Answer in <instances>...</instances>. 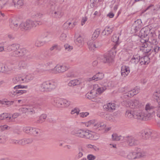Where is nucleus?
Instances as JSON below:
<instances>
[{"label": "nucleus", "mask_w": 160, "mask_h": 160, "mask_svg": "<svg viewBox=\"0 0 160 160\" xmlns=\"http://www.w3.org/2000/svg\"><path fill=\"white\" fill-rule=\"evenodd\" d=\"M158 106L156 110L157 111V116L160 118V100L159 101H158Z\"/></svg>", "instance_id": "obj_46"}, {"label": "nucleus", "mask_w": 160, "mask_h": 160, "mask_svg": "<svg viewBox=\"0 0 160 160\" xmlns=\"http://www.w3.org/2000/svg\"><path fill=\"white\" fill-rule=\"evenodd\" d=\"M17 91L18 90H17V89L15 90L14 88L13 89L11 90L10 92H9L10 95L11 96H17Z\"/></svg>", "instance_id": "obj_42"}, {"label": "nucleus", "mask_w": 160, "mask_h": 160, "mask_svg": "<svg viewBox=\"0 0 160 160\" xmlns=\"http://www.w3.org/2000/svg\"><path fill=\"white\" fill-rule=\"evenodd\" d=\"M20 115L21 114L20 113L15 112L12 114V117H9L8 121L9 122H12L13 121V119L16 118Z\"/></svg>", "instance_id": "obj_29"}, {"label": "nucleus", "mask_w": 160, "mask_h": 160, "mask_svg": "<svg viewBox=\"0 0 160 160\" xmlns=\"http://www.w3.org/2000/svg\"><path fill=\"white\" fill-rule=\"evenodd\" d=\"M79 111L80 110L78 108H75L71 111V114H73L76 113L77 115H78L79 113Z\"/></svg>", "instance_id": "obj_47"}, {"label": "nucleus", "mask_w": 160, "mask_h": 160, "mask_svg": "<svg viewBox=\"0 0 160 160\" xmlns=\"http://www.w3.org/2000/svg\"><path fill=\"white\" fill-rule=\"evenodd\" d=\"M97 92L96 90L93 89L90 92L86 94V97L89 99H92L97 97Z\"/></svg>", "instance_id": "obj_13"}, {"label": "nucleus", "mask_w": 160, "mask_h": 160, "mask_svg": "<svg viewBox=\"0 0 160 160\" xmlns=\"http://www.w3.org/2000/svg\"><path fill=\"white\" fill-rule=\"evenodd\" d=\"M26 141H27L25 140V139H22L18 142V143L20 145H23L26 144Z\"/></svg>", "instance_id": "obj_55"}, {"label": "nucleus", "mask_w": 160, "mask_h": 160, "mask_svg": "<svg viewBox=\"0 0 160 160\" xmlns=\"http://www.w3.org/2000/svg\"><path fill=\"white\" fill-rule=\"evenodd\" d=\"M103 108L106 111L109 112H113L115 109L116 106L114 103H109L103 106Z\"/></svg>", "instance_id": "obj_11"}, {"label": "nucleus", "mask_w": 160, "mask_h": 160, "mask_svg": "<svg viewBox=\"0 0 160 160\" xmlns=\"http://www.w3.org/2000/svg\"><path fill=\"white\" fill-rule=\"evenodd\" d=\"M100 33V30L99 29H97L94 32L92 35V40H94L98 37Z\"/></svg>", "instance_id": "obj_25"}, {"label": "nucleus", "mask_w": 160, "mask_h": 160, "mask_svg": "<svg viewBox=\"0 0 160 160\" xmlns=\"http://www.w3.org/2000/svg\"><path fill=\"white\" fill-rule=\"evenodd\" d=\"M13 2L15 7L19 8L23 4L22 0H13Z\"/></svg>", "instance_id": "obj_21"}, {"label": "nucleus", "mask_w": 160, "mask_h": 160, "mask_svg": "<svg viewBox=\"0 0 160 160\" xmlns=\"http://www.w3.org/2000/svg\"><path fill=\"white\" fill-rule=\"evenodd\" d=\"M134 118L140 120H147L151 118V114L145 113L140 110L134 111Z\"/></svg>", "instance_id": "obj_1"}, {"label": "nucleus", "mask_w": 160, "mask_h": 160, "mask_svg": "<svg viewBox=\"0 0 160 160\" xmlns=\"http://www.w3.org/2000/svg\"><path fill=\"white\" fill-rule=\"evenodd\" d=\"M5 118H7L8 120L9 117L7 113H4L0 114V120H2Z\"/></svg>", "instance_id": "obj_39"}, {"label": "nucleus", "mask_w": 160, "mask_h": 160, "mask_svg": "<svg viewBox=\"0 0 160 160\" xmlns=\"http://www.w3.org/2000/svg\"><path fill=\"white\" fill-rule=\"evenodd\" d=\"M95 158V156L92 154H89L87 156V159L88 160H94Z\"/></svg>", "instance_id": "obj_52"}, {"label": "nucleus", "mask_w": 160, "mask_h": 160, "mask_svg": "<svg viewBox=\"0 0 160 160\" xmlns=\"http://www.w3.org/2000/svg\"><path fill=\"white\" fill-rule=\"evenodd\" d=\"M46 117L47 116L45 114H42L41 115L40 118V119L39 120V122L42 123L44 122Z\"/></svg>", "instance_id": "obj_43"}, {"label": "nucleus", "mask_w": 160, "mask_h": 160, "mask_svg": "<svg viewBox=\"0 0 160 160\" xmlns=\"http://www.w3.org/2000/svg\"><path fill=\"white\" fill-rule=\"evenodd\" d=\"M150 30L148 28H142L139 34V36L142 39H145L148 38L147 37L149 35Z\"/></svg>", "instance_id": "obj_8"}, {"label": "nucleus", "mask_w": 160, "mask_h": 160, "mask_svg": "<svg viewBox=\"0 0 160 160\" xmlns=\"http://www.w3.org/2000/svg\"><path fill=\"white\" fill-rule=\"evenodd\" d=\"M18 111L20 112H22V113L30 112L31 113V114H33L35 113L33 109L29 108H21L18 109Z\"/></svg>", "instance_id": "obj_14"}, {"label": "nucleus", "mask_w": 160, "mask_h": 160, "mask_svg": "<svg viewBox=\"0 0 160 160\" xmlns=\"http://www.w3.org/2000/svg\"><path fill=\"white\" fill-rule=\"evenodd\" d=\"M44 44V42L42 41H38L35 43V45L37 47H41L43 46Z\"/></svg>", "instance_id": "obj_44"}, {"label": "nucleus", "mask_w": 160, "mask_h": 160, "mask_svg": "<svg viewBox=\"0 0 160 160\" xmlns=\"http://www.w3.org/2000/svg\"><path fill=\"white\" fill-rule=\"evenodd\" d=\"M12 24L11 25V28L14 30L18 29L20 27V25L18 24V22L17 20H13L12 22Z\"/></svg>", "instance_id": "obj_22"}, {"label": "nucleus", "mask_w": 160, "mask_h": 160, "mask_svg": "<svg viewBox=\"0 0 160 160\" xmlns=\"http://www.w3.org/2000/svg\"><path fill=\"white\" fill-rule=\"evenodd\" d=\"M8 126L7 125L0 126V130L4 131L7 129Z\"/></svg>", "instance_id": "obj_62"}, {"label": "nucleus", "mask_w": 160, "mask_h": 160, "mask_svg": "<svg viewBox=\"0 0 160 160\" xmlns=\"http://www.w3.org/2000/svg\"><path fill=\"white\" fill-rule=\"evenodd\" d=\"M26 50L25 49L22 48L18 49V57H21L24 55L26 52Z\"/></svg>", "instance_id": "obj_36"}, {"label": "nucleus", "mask_w": 160, "mask_h": 160, "mask_svg": "<svg viewBox=\"0 0 160 160\" xmlns=\"http://www.w3.org/2000/svg\"><path fill=\"white\" fill-rule=\"evenodd\" d=\"M8 38L10 40H13L15 39L14 36L11 34H8L7 35Z\"/></svg>", "instance_id": "obj_61"}, {"label": "nucleus", "mask_w": 160, "mask_h": 160, "mask_svg": "<svg viewBox=\"0 0 160 160\" xmlns=\"http://www.w3.org/2000/svg\"><path fill=\"white\" fill-rule=\"evenodd\" d=\"M39 22L37 21H33L29 20L25 22H22L20 24V27L21 29L25 30L30 29L34 27H36L39 24Z\"/></svg>", "instance_id": "obj_2"}, {"label": "nucleus", "mask_w": 160, "mask_h": 160, "mask_svg": "<svg viewBox=\"0 0 160 160\" xmlns=\"http://www.w3.org/2000/svg\"><path fill=\"white\" fill-rule=\"evenodd\" d=\"M88 46L89 49L91 50H94L95 48V45L94 42L92 41L88 42Z\"/></svg>", "instance_id": "obj_34"}, {"label": "nucleus", "mask_w": 160, "mask_h": 160, "mask_svg": "<svg viewBox=\"0 0 160 160\" xmlns=\"http://www.w3.org/2000/svg\"><path fill=\"white\" fill-rule=\"evenodd\" d=\"M130 69L128 67L126 66H123L121 68V73L122 77H125L129 73Z\"/></svg>", "instance_id": "obj_15"}, {"label": "nucleus", "mask_w": 160, "mask_h": 160, "mask_svg": "<svg viewBox=\"0 0 160 160\" xmlns=\"http://www.w3.org/2000/svg\"><path fill=\"white\" fill-rule=\"evenodd\" d=\"M90 131L88 130H83L82 138L86 139H91L92 137V134L90 133Z\"/></svg>", "instance_id": "obj_16"}, {"label": "nucleus", "mask_w": 160, "mask_h": 160, "mask_svg": "<svg viewBox=\"0 0 160 160\" xmlns=\"http://www.w3.org/2000/svg\"><path fill=\"white\" fill-rule=\"evenodd\" d=\"M112 28L109 27H107L105 28L102 32V35L103 36H107L110 34L112 32Z\"/></svg>", "instance_id": "obj_20"}, {"label": "nucleus", "mask_w": 160, "mask_h": 160, "mask_svg": "<svg viewBox=\"0 0 160 160\" xmlns=\"http://www.w3.org/2000/svg\"><path fill=\"white\" fill-rule=\"evenodd\" d=\"M87 18L86 17H83L82 18V21H81L82 25V26L83 25V24H85V22L87 21Z\"/></svg>", "instance_id": "obj_64"}, {"label": "nucleus", "mask_w": 160, "mask_h": 160, "mask_svg": "<svg viewBox=\"0 0 160 160\" xmlns=\"http://www.w3.org/2000/svg\"><path fill=\"white\" fill-rule=\"evenodd\" d=\"M5 103H3V104H5L7 105H8V106H10L11 105H12L13 103V101H6L4 102Z\"/></svg>", "instance_id": "obj_59"}, {"label": "nucleus", "mask_w": 160, "mask_h": 160, "mask_svg": "<svg viewBox=\"0 0 160 160\" xmlns=\"http://www.w3.org/2000/svg\"><path fill=\"white\" fill-rule=\"evenodd\" d=\"M69 68V67L68 66L57 64L54 67V72L56 73H62L67 70Z\"/></svg>", "instance_id": "obj_6"}, {"label": "nucleus", "mask_w": 160, "mask_h": 160, "mask_svg": "<svg viewBox=\"0 0 160 160\" xmlns=\"http://www.w3.org/2000/svg\"><path fill=\"white\" fill-rule=\"evenodd\" d=\"M127 138V143L129 146L136 145L139 143L138 141L131 136H128Z\"/></svg>", "instance_id": "obj_10"}, {"label": "nucleus", "mask_w": 160, "mask_h": 160, "mask_svg": "<svg viewBox=\"0 0 160 160\" xmlns=\"http://www.w3.org/2000/svg\"><path fill=\"white\" fill-rule=\"evenodd\" d=\"M27 92L26 90H18L17 96L20 95L23 93H26Z\"/></svg>", "instance_id": "obj_50"}, {"label": "nucleus", "mask_w": 160, "mask_h": 160, "mask_svg": "<svg viewBox=\"0 0 160 160\" xmlns=\"http://www.w3.org/2000/svg\"><path fill=\"white\" fill-rule=\"evenodd\" d=\"M18 49L12 52V56L13 57H18Z\"/></svg>", "instance_id": "obj_54"}, {"label": "nucleus", "mask_w": 160, "mask_h": 160, "mask_svg": "<svg viewBox=\"0 0 160 160\" xmlns=\"http://www.w3.org/2000/svg\"><path fill=\"white\" fill-rule=\"evenodd\" d=\"M24 130L27 133H32L34 131H35V128L30 127H26L24 128Z\"/></svg>", "instance_id": "obj_26"}, {"label": "nucleus", "mask_w": 160, "mask_h": 160, "mask_svg": "<svg viewBox=\"0 0 160 160\" xmlns=\"http://www.w3.org/2000/svg\"><path fill=\"white\" fill-rule=\"evenodd\" d=\"M20 47L19 45L17 43H13L9 46L8 47V49L9 51H13V52L16 50L19 49Z\"/></svg>", "instance_id": "obj_19"}, {"label": "nucleus", "mask_w": 160, "mask_h": 160, "mask_svg": "<svg viewBox=\"0 0 160 160\" xmlns=\"http://www.w3.org/2000/svg\"><path fill=\"white\" fill-rule=\"evenodd\" d=\"M101 85L104 87H106L108 86V81L107 80H103L102 82Z\"/></svg>", "instance_id": "obj_56"}, {"label": "nucleus", "mask_w": 160, "mask_h": 160, "mask_svg": "<svg viewBox=\"0 0 160 160\" xmlns=\"http://www.w3.org/2000/svg\"><path fill=\"white\" fill-rule=\"evenodd\" d=\"M140 41L141 42H143V41H144L146 42L147 41L151 44L153 45H156L158 43L156 38L153 36L152 33L149 34L148 37V38H146L145 39H141Z\"/></svg>", "instance_id": "obj_7"}, {"label": "nucleus", "mask_w": 160, "mask_h": 160, "mask_svg": "<svg viewBox=\"0 0 160 160\" xmlns=\"http://www.w3.org/2000/svg\"><path fill=\"white\" fill-rule=\"evenodd\" d=\"M139 57L138 55L133 56V58L131 59V62L133 65L139 63Z\"/></svg>", "instance_id": "obj_27"}, {"label": "nucleus", "mask_w": 160, "mask_h": 160, "mask_svg": "<svg viewBox=\"0 0 160 160\" xmlns=\"http://www.w3.org/2000/svg\"><path fill=\"white\" fill-rule=\"evenodd\" d=\"M127 96L131 98L134 95L132 90L129 91L128 92L126 93Z\"/></svg>", "instance_id": "obj_57"}, {"label": "nucleus", "mask_w": 160, "mask_h": 160, "mask_svg": "<svg viewBox=\"0 0 160 160\" xmlns=\"http://www.w3.org/2000/svg\"><path fill=\"white\" fill-rule=\"evenodd\" d=\"M152 52H154L155 53H157L159 50V46L157 45L152 46Z\"/></svg>", "instance_id": "obj_37"}, {"label": "nucleus", "mask_w": 160, "mask_h": 160, "mask_svg": "<svg viewBox=\"0 0 160 160\" xmlns=\"http://www.w3.org/2000/svg\"><path fill=\"white\" fill-rule=\"evenodd\" d=\"M18 77H16L13 79V82L16 84L20 83Z\"/></svg>", "instance_id": "obj_63"}, {"label": "nucleus", "mask_w": 160, "mask_h": 160, "mask_svg": "<svg viewBox=\"0 0 160 160\" xmlns=\"http://www.w3.org/2000/svg\"><path fill=\"white\" fill-rule=\"evenodd\" d=\"M154 107L151 105L147 104L146 105L145 109L146 111L148 112V114L150 113L151 115L152 112H153Z\"/></svg>", "instance_id": "obj_24"}, {"label": "nucleus", "mask_w": 160, "mask_h": 160, "mask_svg": "<svg viewBox=\"0 0 160 160\" xmlns=\"http://www.w3.org/2000/svg\"><path fill=\"white\" fill-rule=\"evenodd\" d=\"M79 82V80L77 79H74L68 83L69 86H74L78 84Z\"/></svg>", "instance_id": "obj_33"}, {"label": "nucleus", "mask_w": 160, "mask_h": 160, "mask_svg": "<svg viewBox=\"0 0 160 160\" xmlns=\"http://www.w3.org/2000/svg\"><path fill=\"white\" fill-rule=\"evenodd\" d=\"M119 39V36L118 35L114 34L112 37V41L115 42L117 43Z\"/></svg>", "instance_id": "obj_38"}, {"label": "nucleus", "mask_w": 160, "mask_h": 160, "mask_svg": "<svg viewBox=\"0 0 160 160\" xmlns=\"http://www.w3.org/2000/svg\"><path fill=\"white\" fill-rule=\"evenodd\" d=\"M76 41L79 43H82L83 42V40L81 36H79L77 39Z\"/></svg>", "instance_id": "obj_53"}, {"label": "nucleus", "mask_w": 160, "mask_h": 160, "mask_svg": "<svg viewBox=\"0 0 160 160\" xmlns=\"http://www.w3.org/2000/svg\"><path fill=\"white\" fill-rule=\"evenodd\" d=\"M27 86H22L21 85H17L14 87V89L15 90L16 89L20 88H27Z\"/></svg>", "instance_id": "obj_48"}, {"label": "nucleus", "mask_w": 160, "mask_h": 160, "mask_svg": "<svg viewBox=\"0 0 160 160\" xmlns=\"http://www.w3.org/2000/svg\"><path fill=\"white\" fill-rule=\"evenodd\" d=\"M112 138L113 140L119 141L120 139V137L118 136L116 134H112Z\"/></svg>", "instance_id": "obj_45"}, {"label": "nucleus", "mask_w": 160, "mask_h": 160, "mask_svg": "<svg viewBox=\"0 0 160 160\" xmlns=\"http://www.w3.org/2000/svg\"><path fill=\"white\" fill-rule=\"evenodd\" d=\"M89 113L88 112L81 113L79 114V116L81 117H86L88 115Z\"/></svg>", "instance_id": "obj_60"}, {"label": "nucleus", "mask_w": 160, "mask_h": 160, "mask_svg": "<svg viewBox=\"0 0 160 160\" xmlns=\"http://www.w3.org/2000/svg\"><path fill=\"white\" fill-rule=\"evenodd\" d=\"M19 65L21 69H25L27 66V64L23 62H20L19 63Z\"/></svg>", "instance_id": "obj_40"}, {"label": "nucleus", "mask_w": 160, "mask_h": 160, "mask_svg": "<svg viewBox=\"0 0 160 160\" xmlns=\"http://www.w3.org/2000/svg\"><path fill=\"white\" fill-rule=\"evenodd\" d=\"M104 74L102 73L98 72L93 76V78L98 80L102 79L104 77Z\"/></svg>", "instance_id": "obj_31"}, {"label": "nucleus", "mask_w": 160, "mask_h": 160, "mask_svg": "<svg viewBox=\"0 0 160 160\" xmlns=\"http://www.w3.org/2000/svg\"><path fill=\"white\" fill-rule=\"evenodd\" d=\"M125 105L126 107L131 109H140L143 106L141 102L136 99L127 101Z\"/></svg>", "instance_id": "obj_3"}, {"label": "nucleus", "mask_w": 160, "mask_h": 160, "mask_svg": "<svg viewBox=\"0 0 160 160\" xmlns=\"http://www.w3.org/2000/svg\"><path fill=\"white\" fill-rule=\"evenodd\" d=\"M115 54L114 52L110 51L108 54L100 56L98 58L102 60L104 63H110L112 61Z\"/></svg>", "instance_id": "obj_4"}, {"label": "nucleus", "mask_w": 160, "mask_h": 160, "mask_svg": "<svg viewBox=\"0 0 160 160\" xmlns=\"http://www.w3.org/2000/svg\"><path fill=\"white\" fill-rule=\"evenodd\" d=\"M127 158L129 160H133L137 159L136 152L132 151L129 152L127 155Z\"/></svg>", "instance_id": "obj_18"}, {"label": "nucleus", "mask_w": 160, "mask_h": 160, "mask_svg": "<svg viewBox=\"0 0 160 160\" xmlns=\"http://www.w3.org/2000/svg\"><path fill=\"white\" fill-rule=\"evenodd\" d=\"M83 129H81L78 130L75 132L74 135L80 138H82L83 134Z\"/></svg>", "instance_id": "obj_32"}, {"label": "nucleus", "mask_w": 160, "mask_h": 160, "mask_svg": "<svg viewBox=\"0 0 160 160\" xmlns=\"http://www.w3.org/2000/svg\"><path fill=\"white\" fill-rule=\"evenodd\" d=\"M142 42L143 43L142 46V48H144V49H143V50L144 52L147 53L149 52L151 50V48L148 46L146 42L144 41H143V42Z\"/></svg>", "instance_id": "obj_28"}, {"label": "nucleus", "mask_w": 160, "mask_h": 160, "mask_svg": "<svg viewBox=\"0 0 160 160\" xmlns=\"http://www.w3.org/2000/svg\"><path fill=\"white\" fill-rule=\"evenodd\" d=\"M141 21L138 20L135 21L131 27V30L133 32H136L141 27Z\"/></svg>", "instance_id": "obj_9"}, {"label": "nucleus", "mask_w": 160, "mask_h": 160, "mask_svg": "<svg viewBox=\"0 0 160 160\" xmlns=\"http://www.w3.org/2000/svg\"><path fill=\"white\" fill-rule=\"evenodd\" d=\"M56 84L54 82H45L42 84V87L45 90L51 91L56 88Z\"/></svg>", "instance_id": "obj_5"}, {"label": "nucleus", "mask_w": 160, "mask_h": 160, "mask_svg": "<svg viewBox=\"0 0 160 160\" xmlns=\"http://www.w3.org/2000/svg\"><path fill=\"white\" fill-rule=\"evenodd\" d=\"M139 88L137 87H135L132 90V92H133V93H134V95H135L137 94L139 92Z\"/></svg>", "instance_id": "obj_49"}, {"label": "nucleus", "mask_w": 160, "mask_h": 160, "mask_svg": "<svg viewBox=\"0 0 160 160\" xmlns=\"http://www.w3.org/2000/svg\"><path fill=\"white\" fill-rule=\"evenodd\" d=\"M106 89V87H102L98 88L96 90L99 94H101Z\"/></svg>", "instance_id": "obj_41"}, {"label": "nucleus", "mask_w": 160, "mask_h": 160, "mask_svg": "<svg viewBox=\"0 0 160 160\" xmlns=\"http://www.w3.org/2000/svg\"><path fill=\"white\" fill-rule=\"evenodd\" d=\"M136 156L137 158H144L146 156V153L142 151H136Z\"/></svg>", "instance_id": "obj_23"}, {"label": "nucleus", "mask_w": 160, "mask_h": 160, "mask_svg": "<svg viewBox=\"0 0 160 160\" xmlns=\"http://www.w3.org/2000/svg\"><path fill=\"white\" fill-rule=\"evenodd\" d=\"M134 111L132 112L131 110H127L125 113V116L126 117L131 119L134 118Z\"/></svg>", "instance_id": "obj_30"}, {"label": "nucleus", "mask_w": 160, "mask_h": 160, "mask_svg": "<svg viewBox=\"0 0 160 160\" xmlns=\"http://www.w3.org/2000/svg\"><path fill=\"white\" fill-rule=\"evenodd\" d=\"M99 126V130H100L104 129L105 127V125L103 123H98Z\"/></svg>", "instance_id": "obj_58"}, {"label": "nucleus", "mask_w": 160, "mask_h": 160, "mask_svg": "<svg viewBox=\"0 0 160 160\" xmlns=\"http://www.w3.org/2000/svg\"><path fill=\"white\" fill-rule=\"evenodd\" d=\"M78 154L77 157L78 158H81L83 155V152H84V148L80 147L78 148Z\"/></svg>", "instance_id": "obj_35"}, {"label": "nucleus", "mask_w": 160, "mask_h": 160, "mask_svg": "<svg viewBox=\"0 0 160 160\" xmlns=\"http://www.w3.org/2000/svg\"><path fill=\"white\" fill-rule=\"evenodd\" d=\"M139 63L141 65L148 64L149 62L150 59L147 56H144L141 58L139 56Z\"/></svg>", "instance_id": "obj_12"}, {"label": "nucleus", "mask_w": 160, "mask_h": 160, "mask_svg": "<svg viewBox=\"0 0 160 160\" xmlns=\"http://www.w3.org/2000/svg\"><path fill=\"white\" fill-rule=\"evenodd\" d=\"M54 66L52 62H49L46 65V68L47 70L52 72L54 71Z\"/></svg>", "instance_id": "obj_17"}, {"label": "nucleus", "mask_w": 160, "mask_h": 160, "mask_svg": "<svg viewBox=\"0 0 160 160\" xmlns=\"http://www.w3.org/2000/svg\"><path fill=\"white\" fill-rule=\"evenodd\" d=\"M64 47L66 50L69 51L72 49V47L68 44H66L64 45Z\"/></svg>", "instance_id": "obj_51"}]
</instances>
